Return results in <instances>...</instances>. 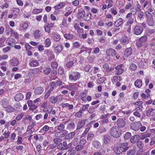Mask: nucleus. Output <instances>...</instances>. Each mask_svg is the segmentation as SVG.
<instances>
[{"label":"nucleus","mask_w":155,"mask_h":155,"mask_svg":"<svg viewBox=\"0 0 155 155\" xmlns=\"http://www.w3.org/2000/svg\"><path fill=\"white\" fill-rule=\"evenodd\" d=\"M154 109L150 108L148 110L147 112L146 115L147 116H149L151 114L152 112L154 110Z\"/></svg>","instance_id":"obj_60"},{"label":"nucleus","mask_w":155,"mask_h":155,"mask_svg":"<svg viewBox=\"0 0 155 155\" xmlns=\"http://www.w3.org/2000/svg\"><path fill=\"white\" fill-rule=\"evenodd\" d=\"M130 141L132 143L134 144L137 143V140L136 139V138H135L134 136H133L130 139Z\"/></svg>","instance_id":"obj_53"},{"label":"nucleus","mask_w":155,"mask_h":155,"mask_svg":"<svg viewBox=\"0 0 155 155\" xmlns=\"http://www.w3.org/2000/svg\"><path fill=\"white\" fill-rule=\"evenodd\" d=\"M134 114L135 116H136L139 118H140L141 117V114L138 111H136L134 113Z\"/></svg>","instance_id":"obj_64"},{"label":"nucleus","mask_w":155,"mask_h":155,"mask_svg":"<svg viewBox=\"0 0 155 155\" xmlns=\"http://www.w3.org/2000/svg\"><path fill=\"white\" fill-rule=\"evenodd\" d=\"M84 148V146L82 145H76L75 148V149L77 151H80L83 149Z\"/></svg>","instance_id":"obj_39"},{"label":"nucleus","mask_w":155,"mask_h":155,"mask_svg":"<svg viewBox=\"0 0 155 155\" xmlns=\"http://www.w3.org/2000/svg\"><path fill=\"white\" fill-rule=\"evenodd\" d=\"M111 140L110 137L109 136L105 135L104 136L103 143H104L107 144L109 143Z\"/></svg>","instance_id":"obj_15"},{"label":"nucleus","mask_w":155,"mask_h":155,"mask_svg":"<svg viewBox=\"0 0 155 155\" xmlns=\"http://www.w3.org/2000/svg\"><path fill=\"white\" fill-rule=\"evenodd\" d=\"M78 87V85L76 84L74 85H70V86H67V88L70 90H75Z\"/></svg>","instance_id":"obj_30"},{"label":"nucleus","mask_w":155,"mask_h":155,"mask_svg":"<svg viewBox=\"0 0 155 155\" xmlns=\"http://www.w3.org/2000/svg\"><path fill=\"white\" fill-rule=\"evenodd\" d=\"M85 121L84 120H81L79 122L78 124L77 129H79L82 127L85 124Z\"/></svg>","instance_id":"obj_25"},{"label":"nucleus","mask_w":155,"mask_h":155,"mask_svg":"<svg viewBox=\"0 0 155 155\" xmlns=\"http://www.w3.org/2000/svg\"><path fill=\"white\" fill-rule=\"evenodd\" d=\"M65 4L64 2H62L59 3L58 5L55 7V9H59L61 8L65 5Z\"/></svg>","instance_id":"obj_33"},{"label":"nucleus","mask_w":155,"mask_h":155,"mask_svg":"<svg viewBox=\"0 0 155 155\" xmlns=\"http://www.w3.org/2000/svg\"><path fill=\"white\" fill-rule=\"evenodd\" d=\"M142 81L140 80L137 79L134 82V85L135 86L140 88L142 85Z\"/></svg>","instance_id":"obj_23"},{"label":"nucleus","mask_w":155,"mask_h":155,"mask_svg":"<svg viewBox=\"0 0 155 155\" xmlns=\"http://www.w3.org/2000/svg\"><path fill=\"white\" fill-rule=\"evenodd\" d=\"M67 127L69 129H73L74 127V123L72 122L68 124Z\"/></svg>","instance_id":"obj_47"},{"label":"nucleus","mask_w":155,"mask_h":155,"mask_svg":"<svg viewBox=\"0 0 155 155\" xmlns=\"http://www.w3.org/2000/svg\"><path fill=\"white\" fill-rule=\"evenodd\" d=\"M58 64L56 61H54L51 63V67L54 69H56L58 67Z\"/></svg>","instance_id":"obj_45"},{"label":"nucleus","mask_w":155,"mask_h":155,"mask_svg":"<svg viewBox=\"0 0 155 155\" xmlns=\"http://www.w3.org/2000/svg\"><path fill=\"white\" fill-rule=\"evenodd\" d=\"M131 136V134L129 132H127L125 134L124 138L125 140H128L130 138Z\"/></svg>","instance_id":"obj_38"},{"label":"nucleus","mask_w":155,"mask_h":155,"mask_svg":"<svg viewBox=\"0 0 155 155\" xmlns=\"http://www.w3.org/2000/svg\"><path fill=\"white\" fill-rule=\"evenodd\" d=\"M75 61V59H73L72 61H70L68 62L66 64V66L68 68H70L72 65L73 64L74 62Z\"/></svg>","instance_id":"obj_32"},{"label":"nucleus","mask_w":155,"mask_h":155,"mask_svg":"<svg viewBox=\"0 0 155 155\" xmlns=\"http://www.w3.org/2000/svg\"><path fill=\"white\" fill-rule=\"evenodd\" d=\"M50 36L53 41H58L60 40L61 38L59 35L52 33Z\"/></svg>","instance_id":"obj_11"},{"label":"nucleus","mask_w":155,"mask_h":155,"mask_svg":"<svg viewBox=\"0 0 155 155\" xmlns=\"http://www.w3.org/2000/svg\"><path fill=\"white\" fill-rule=\"evenodd\" d=\"M83 112L81 110H79L78 112H77L75 114L76 117H80L81 116Z\"/></svg>","instance_id":"obj_57"},{"label":"nucleus","mask_w":155,"mask_h":155,"mask_svg":"<svg viewBox=\"0 0 155 155\" xmlns=\"http://www.w3.org/2000/svg\"><path fill=\"white\" fill-rule=\"evenodd\" d=\"M103 68L104 69L108 70L109 71L111 70V69L109 68V65L107 64H104L103 65Z\"/></svg>","instance_id":"obj_46"},{"label":"nucleus","mask_w":155,"mask_h":155,"mask_svg":"<svg viewBox=\"0 0 155 155\" xmlns=\"http://www.w3.org/2000/svg\"><path fill=\"white\" fill-rule=\"evenodd\" d=\"M141 5L139 3H137L136 5V8L135 10L137 11H140L141 10Z\"/></svg>","instance_id":"obj_61"},{"label":"nucleus","mask_w":155,"mask_h":155,"mask_svg":"<svg viewBox=\"0 0 155 155\" xmlns=\"http://www.w3.org/2000/svg\"><path fill=\"white\" fill-rule=\"evenodd\" d=\"M6 108V111L8 113L13 112L15 111V109L10 105L8 106Z\"/></svg>","instance_id":"obj_26"},{"label":"nucleus","mask_w":155,"mask_h":155,"mask_svg":"<svg viewBox=\"0 0 155 155\" xmlns=\"http://www.w3.org/2000/svg\"><path fill=\"white\" fill-rule=\"evenodd\" d=\"M2 105L3 106L5 107L8 104L9 101L6 98H4L2 100Z\"/></svg>","instance_id":"obj_31"},{"label":"nucleus","mask_w":155,"mask_h":155,"mask_svg":"<svg viewBox=\"0 0 155 155\" xmlns=\"http://www.w3.org/2000/svg\"><path fill=\"white\" fill-rule=\"evenodd\" d=\"M44 88L41 86L37 87L35 88L34 91V94L35 95H40L44 92Z\"/></svg>","instance_id":"obj_5"},{"label":"nucleus","mask_w":155,"mask_h":155,"mask_svg":"<svg viewBox=\"0 0 155 155\" xmlns=\"http://www.w3.org/2000/svg\"><path fill=\"white\" fill-rule=\"evenodd\" d=\"M137 146L140 150L143 149L144 147V144L143 142L141 140H138L137 142Z\"/></svg>","instance_id":"obj_22"},{"label":"nucleus","mask_w":155,"mask_h":155,"mask_svg":"<svg viewBox=\"0 0 155 155\" xmlns=\"http://www.w3.org/2000/svg\"><path fill=\"white\" fill-rule=\"evenodd\" d=\"M92 145L94 147L97 149L100 148L101 146V143L97 140L93 141L92 142Z\"/></svg>","instance_id":"obj_17"},{"label":"nucleus","mask_w":155,"mask_h":155,"mask_svg":"<svg viewBox=\"0 0 155 155\" xmlns=\"http://www.w3.org/2000/svg\"><path fill=\"white\" fill-rule=\"evenodd\" d=\"M123 23V20L122 18H120L116 21L114 25L115 26L117 27L120 26Z\"/></svg>","instance_id":"obj_18"},{"label":"nucleus","mask_w":155,"mask_h":155,"mask_svg":"<svg viewBox=\"0 0 155 155\" xmlns=\"http://www.w3.org/2000/svg\"><path fill=\"white\" fill-rule=\"evenodd\" d=\"M10 63L11 65L13 66H16L19 64V61L17 58H14L10 61Z\"/></svg>","instance_id":"obj_14"},{"label":"nucleus","mask_w":155,"mask_h":155,"mask_svg":"<svg viewBox=\"0 0 155 155\" xmlns=\"http://www.w3.org/2000/svg\"><path fill=\"white\" fill-rule=\"evenodd\" d=\"M137 68V66L133 63L131 64L129 67V68L132 71H135L136 70Z\"/></svg>","instance_id":"obj_41"},{"label":"nucleus","mask_w":155,"mask_h":155,"mask_svg":"<svg viewBox=\"0 0 155 155\" xmlns=\"http://www.w3.org/2000/svg\"><path fill=\"white\" fill-rule=\"evenodd\" d=\"M110 134L114 137H119L121 134V130L119 128L116 127H113L110 129Z\"/></svg>","instance_id":"obj_2"},{"label":"nucleus","mask_w":155,"mask_h":155,"mask_svg":"<svg viewBox=\"0 0 155 155\" xmlns=\"http://www.w3.org/2000/svg\"><path fill=\"white\" fill-rule=\"evenodd\" d=\"M91 14L89 12H87L85 14L84 16V19L85 21H89L91 18Z\"/></svg>","instance_id":"obj_24"},{"label":"nucleus","mask_w":155,"mask_h":155,"mask_svg":"<svg viewBox=\"0 0 155 155\" xmlns=\"http://www.w3.org/2000/svg\"><path fill=\"white\" fill-rule=\"evenodd\" d=\"M123 66V64H121L117 66L115 68L116 70L115 71V74L117 75H120L122 74L124 72V70L122 68Z\"/></svg>","instance_id":"obj_7"},{"label":"nucleus","mask_w":155,"mask_h":155,"mask_svg":"<svg viewBox=\"0 0 155 155\" xmlns=\"http://www.w3.org/2000/svg\"><path fill=\"white\" fill-rule=\"evenodd\" d=\"M99 51L100 49L98 47H96L94 48L93 53V54H97L99 52Z\"/></svg>","instance_id":"obj_63"},{"label":"nucleus","mask_w":155,"mask_h":155,"mask_svg":"<svg viewBox=\"0 0 155 155\" xmlns=\"http://www.w3.org/2000/svg\"><path fill=\"white\" fill-rule=\"evenodd\" d=\"M38 62L37 61L34 60L31 62L30 65L33 67H35L38 65Z\"/></svg>","instance_id":"obj_42"},{"label":"nucleus","mask_w":155,"mask_h":155,"mask_svg":"<svg viewBox=\"0 0 155 155\" xmlns=\"http://www.w3.org/2000/svg\"><path fill=\"white\" fill-rule=\"evenodd\" d=\"M42 9H35L33 10L32 12L33 14H36L41 12L42 11Z\"/></svg>","instance_id":"obj_48"},{"label":"nucleus","mask_w":155,"mask_h":155,"mask_svg":"<svg viewBox=\"0 0 155 155\" xmlns=\"http://www.w3.org/2000/svg\"><path fill=\"white\" fill-rule=\"evenodd\" d=\"M147 38L146 35H143L139 38L138 41L137 43V46L138 47H141L144 45L147 41Z\"/></svg>","instance_id":"obj_3"},{"label":"nucleus","mask_w":155,"mask_h":155,"mask_svg":"<svg viewBox=\"0 0 155 155\" xmlns=\"http://www.w3.org/2000/svg\"><path fill=\"white\" fill-rule=\"evenodd\" d=\"M65 126L64 124H60L57 127V129L59 131H61L64 128Z\"/></svg>","instance_id":"obj_50"},{"label":"nucleus","mask_w":155,"mask_h":155,"mask_svg":"<svg viewBox=\"0 0 155 155\" xmlns=\"http://www.w3.org/2000/svg\"><path fill=\"white\" fill-rule=\"evenodd\" d=\"M81 77L80 73L77 72H73L69 75V79L71 81H76L78 80Z\"/></svg>","instance_id":"obj_4"},{"label":"nucleus","mask_w":155,"mask_h":155,"mask_svg":"<svg viewBox=\"0 0 155 155\" xmlns=\"http://www.w3.org/2000/svg\"><path fill=\"white\" fill-rule=\"evenodd\" d=\"M84 11H82L81 12L78 13V16L79 18L84 17Z\"/></svg>","instance_id":"obj_52"},{"label":"nucleus","mask_w":155,"mask_h":155,"mask_svg":"<svg viewBox=\"0 0 155 155\" xmlns=\"http://www.w3.org/2000/svg\"><path fill=\"white\" fill-rule=\"evenodd\" d=\"M94 134L91 133H89L88 134L87 139L88 140H91L94 138Z\"/></svg>","instance_id":"obj_49"},{"label":"nucleus","mask_w":155,"mask_h":155,"mask_svg":"<svg viewBox=\"0 0 155 155\" xmlns=\"http://www.w3.org/2000/svg\"><path fill=\"white\" fill-rule=\"evenodd\" d=\"M75 133L74 132H72L69 134L68 135L65 136L64 137V138L66 140H68L71 139L75 136Z\"/></svg>","instance_id":"obj_21"},{"label":"nucleus","mask_w":155,"mask_h":155,"mask_svg":"<svg viewBox=\"0 0 155 155\" xmlns=\"http://www.w3.org/2000/svg\"><path fill=\"white\" fill-rule=\"evenodd\" d=\"M113 79L115 82L120 81V78L119 76H115L114 77Z\"/></svg>","instance_id":"obj_56"},{"label":"nucleus","mask_w":155,"mask_h":155,"mask_svg":"<svg viewBox=\"0 0 155 155\" xmlns=\"http://www.w3.org/2000/svg\"><path fill=\"white\" fill-rule=\"evenodd\" d=\"M78 137H75L71 143L74 146L77 145L78 143Z\"/></svg>","instance_id":"obj_35"},{"label":"nucleus","mask_w":155,"mask_h":155,"mask_svg":"<svg viewBox=\"0 0 155 155\" xmlns=\"http://www.w3.org/2000/svg\"><path fill=\"white\" fill-rule=\"evenodd\" d=\"M63 48L62 45H58L54 48L55 52L59 54L63 50Z\"/></svg>","instance_id":"obj_19"},{"label":"nucleus","mask_w":155,"mask_h":155,"mask_svg":"<svg viewBox=\"0 0 155 155\" xmlns=\"http://www.w3.org/2000/svg\"><path fill=\"white\" fill-rule=\"evenodd\" d=\"M143 30V28L141 26L136 25L134 28V32L135 34L138 35L141 34Z\"/></svg>","instance_id":"obj_6"},{"label":"nucleus","mask_w":155,"mask_h":155,"mask_svg":"<svg viewBox=\"0 0 155 155\" xmlns=\"http://www.w3.org/2000/svg\"><path fill=\"white\" fill-rule=\"evenodd\" d=\"M33 35L35 38L38 39L41 37V33L39 30H36L35 31Z\"/></svg>","instance_id":"obj_20"},{"label":"nucleus","mask_w":155,"mask_h":155,"mask_svg":"<svg viewBox=\"0 0 155 155\" xmlns=\"http://www.w3.org/2000/svg\"><path fill=\"white\" fill-rule=\"evenodd\" d=\"M61 138H54L53 139V141L54 143L56 144H58L59 142H61Z\"/></svg>","instance_id":"obj_51"},{"label":"nucleus","mask_w":155,"mask_h":155,"mask_svg":"<svg viewBox=\"0 0 155 155\" xmlns=\"http://www.w3.org/2000/svg\"><path fill=\"white\" fill-rule=\"evenodd\" d=\"M2 133H3V135L5 136L4 137L5 138H8L9 136L10 132L8 131L6 132V130H5V129L2 130Z\"/></svg>","instance_id":"obj_37"},{"label":"nucleus","mask_w":155,"mask_h":155,"mask_svg":"<svg viewBox=\"0 0 155 155\" xmlns=\"http://www.w3.org/2000/svg\"><path fill=\"white\" fill-rule=\"evenodd\" d=\"M128 148V144L124 143L122 144L119 147H114L113 150L116 154H120L126 151Z\"/></svg>","instance_id":"obj_1"},{"label":"nucleus","mask_w":155,"mask_h":155,"mask_svg":"<svg viewBox=\"0 0 155 155\" xmlns=\"http://www.w3.org/2000/svg\"><path fill=\"white\" fill-rule=\"evenodd\" d=\"M9 31L11 33V35H13L15 38L17 39L18 38L19 36L16 32L13 31L12 29L11 28H9Z\"/></svg>","instance_id":"obj_27"},{"label":"nucleus","mask_w":155,"mask_h":155,"mask_svg":"<svg viewBox=\"0 0 155 155\" xmlns=\"http://www.w3.org/2000/svg\"><path fill=\"white\" fill-rule=\"evenodd\" d=\"M45 44L46 47H49L51 44V41L50 38H47L45 41Z\"/></svg>","instance_id":"obj_29"},{"label":"nucleus","mask_w":155,"mask_h":155,"mask_svg":"<svg viewBox=\"0 0 155 155\" xmlns=\"http://www.w3.org/2000/svg\"><path fill=\"white\" fill-rule=\"evenodd\" d=\"M50 101L52 104L55 103L58 101V98L54 96H51L49 98Z\"/></svg>","instance_id":"obj_28"},{"label":"nucleus","mask_w":155,"mask_h":155,"mask_svg":"<svg viewBox=\"0 0 155 155\" xmlns=\"http://www.w3.org/2000/svg\"><path fill=\"white\" fill-rule=\"evenodd\" d=\"M24 115V114L23 113L18 114L16 118V120H20L22 118Z\"/></svg>","instance_id":"obj_58"},{"label":"nucleus","mask_w":155,"mask_h":155,"mask_svg":"<svg viewBox=\"0 0 155 155\" xmlns=\"http://www.w3.org/2000/svg\"><path fill=\"white\" fill-rule=\"evenodd\" d=\"M91 66L90 65H86L84 68V70L86 72H88L91 68Z\"/></svg>","instance_id":"obj_54"},{"label":"nucleus","mask_w":155,"mask_h":155,"mask_svg":"<svg viewBox=\"0 0 155 155\" xmlns=\"http://www.w3.org/2000/svg\"><path fill=\"white\" fill-rule=\"evenodd\" d=\"M64 72L63 68L61 67H59L58 70V73L60 75L62 74Z\"/></svg>","instance_id":"obj_55"},{"label":"nucleus","mask_w":155,"mask_h":155,"mask_svg":"<svg viewBox=\"0 0 155 155\" xmlns=\"http://www.w3.org/2000/svg\"><path fill=\"white\" fill-rule=\"evenodd\" d=\"M64 38L67 39H71L73 38V35L72 34L70 33L65 34L64 35Z\"/></svg>","instance_id":"obj_34"},{"label":"nucleus","mask_w":155,"mask_h":155,"mask_svg":"<svg viewBox=\"0 0 155 155\" xmlns=\"http://www.w3.org/2000/svg\"><path fill=\"white\" fill-rule=\"evenodd\" d=\"M80 96L81 97V99L84 101H86V94L84 93H81L80 94Z\"/></svg>","instance_id":"obj_43"},{"label":"nucleus","mask_w":155,"mask_h":155,"mask_svg":"<svg viewBox=\"0 0 155 155\" xmlns=\"http://www.w3.org/2000/svg\"><path fill=\"white\" fill-rule=\"evenodd\" d=\"M117 123L118 127L119 128L124 127L126 125L125 121L121 118L118 119L117 120Z\"/></svg>","instance_id":"obj_9"},{"label":"nucleus","mask_w":155,"mask_h":155,"mask_svg":"<svg viewBox=\"0 0 155 155\" xmlns=\"http://www.w3.org/2000/svg\"><path fill=\"white\" fill-rule=\"evenodd\" d=\"M40 107L43 108V111L44 112H46V110L49 108L48 106V103L47 102H42L40 105Z\"/></svg>","instance_id":"obj_16"},{"label":"nucleus","mask_w":155,"mask_h":155,"mask_svg":"<svg viewBox=\"0 0 155 155\" xmlns=\"http://www.w3.org/2000/svg\"><path fill=\"white\" fill-rule=\"evenodd\" d=\"M135 151L134 149L129 150L127 152V155H134Z\"/></svg>","instance_id":"obj_44"},{"label":"nucleus","mask_w":155,"mask_h":155,"mask_svg":"<svg viewBox=\"0 0 155 155\" xmlns=\"http://www.w3.org/2000/svg\"><path fill=\"white\" fill-rule=\"evenodd\" d=\"M69 152V155H74L76 153V151L75 150H69L68 151Z\"/></svg>","instance_id":"obj_59"},{"label":"nucleus","mask_w":155,"mask_h":155,"mask_svg":"<svg viewBox=\"0 0 155 155\" xmlns=\"http://www.w3.org/2000/svg\"><path fill=\"white\" fill-rule=\"evenodd\" d=\"M132 50L131 47H128L125 50L124 55L127 57L130 56L132 54Z\"/></svg>","instance_id":"obj_12"},{"label":"nucleus","mask_w":155,"mask_h":155,"mask_svg":"<svg viewBox=\"0 0 155 155\" xmlns=\"http://www.w3.org/2000/svg\"><path fill=\"white\" fill-rule=\"evenodd\" d=\"M24 98V96L21 93H18L15 97V100L16 101H19L22 100Z\"/></svg>","instance_id":"obj_13"},{"label":"nucleus","mask_w":155,"mask_h":155,"mask_svg":"<svg viewBox=\"0 0 155 155\" xmlns=\"http://www.w3.org/2000/svg\"><path fill=\"white\" fill-rule=\"evenodd\" d=\"M44 28L45 31L49 33L51 31V28L50 27V24H48L47 25L44 26Z\"/></svg>","instance_id":"obj_40"},{"label":"nucleus","mask_w":155,"mask_h":155,"mask_svg":"<svg viewBox=\"0 0 155 155\" xmlns=\"http://www.w3.org/2000/svg\"><path fill=\"white\" fill-rule=\"evenodd\" d=\"M59 149L61 150L64 149L67 150L69 148V147L66 141H64L63 143H60L58 145Z\"/></svg>","instance_id":"obj_10"},{"label":"nucleus","mask_w":155,"mask_h":155,"mask_svg":"<svg viewBox=\"0 0 155 155\" xmlns=\"http://www.w3.org/2000/svg\"><path fill=\"white\" fill-rule=\"evenodd\" d=\"M106 53L107 56L110 57V56H112L116 55L117 53L114 49L110 48L107 49Z\"/></svg>","instance_id":"obj_8"},{"label":"nucleus","mask_w":155,"mask_h":155,"mask_svg":"<svg viewBox=\"0 0 155 155\" xmlns=\"http://www.w3.org/2000/svg\"><path fill=\"white\" fill-rule=\"evenodd\" d=\"M51 69L50 68H46L43 70V73L46 75H48L51 72Z\"/></svg>","instance_id":"obj_36"},{"label":"nucleus","mask_w":155,"mask_h":155,"mask_svg":"<svg viewBox=\"0 0 155 155\" xmlns=\"http://www.w3.org/2000/svg\"><path fill=\"white\" fill-rule=\"evenodd\" d=\"M134 22V18L132 17L131 18H130L129 19H128V21L127 22V25H129V23L130 24H132Z\"/></svg>","instance_id":"obj_62"}]
</instances>
